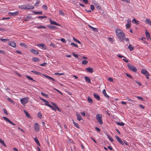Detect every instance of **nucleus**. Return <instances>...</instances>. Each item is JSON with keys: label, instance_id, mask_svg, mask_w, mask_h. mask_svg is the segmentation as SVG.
<instances>
[{"label": "nucleus", "instance_id": "obj_1", "mask_svg": "<svg viewBox=\"0 0 151 151\" xmlns=\"http://www.w3.org/2000/svg\"><path fill=\"white\" fill-rule=\"evenodd\" d=\"M116 35L121 41H123L125 38V35L123 31L120 29H117L116 30Z\"/></svg>", "mask_w": 151, "mask_h": 151}, {"label": "nucleus", "instance_id": "obj_2", "mask_svg": "<svg viewBox=\"0 0 151 151\" xmlns=\"http://www.w3.org/2000/svg\"><path fill=\"white\" fill-rule=\"evenodd\" d=\"M102 116L101 114H98L96 116V119L97 120L98 122L100 124H102L103 122L102 120Z\"/></svg>", "mask_w": 151, "mask_h": 151}, {"label": "nucleus", "instance_id": "obj_3", "mask_svg": "<svg viewBox=\"0 0 151 151\" xmlns=\"http://www.w3.org/2000/svg\"><path fill=\"white\" fill-rule=\"evenodd\" d=\"M29 100V98L28 97H26L21 99L20 101L23 106H25V104L28 102Z\"/></svg>", "mask_w": 151, "mask_h": 151}, {"label": "nucleus", "instance_id": "obj_4", "mask_svg": "<svg viewBox=\"0 0 151 151\" xmlns=\"http://www.w3.org/2000/svg\"><path fill=\"white\" fill-rule=\"evenodd\" d=\"M128 67L129 68V69L134 72H136L137 70V69L136 68L134 67L133 65H131L130 64H128Z\"/></svg>", "mask_w": 151, "mask_h": 151}, {"label": "nucleus", "instance_id": "obj_5", "mask_svg": "<svg viewBox=\"0 0 151 151\" xmlns=\"http://www.w3.org/2000/svg\"><path fill=\"white\" fill-rule=\"evenodd\" d=\"M34 129L36 132H38L40 130L39 125L37 123H35L34 126Z\"/></svg>", "mask_w": 151, "mask_h": 151}, {"label": "nucleus", "instance_id": "obj_6", "mask_svg": "<svg viewBox=\"0 0 151 151\" xmlns=\"http://www.w3.org/2000/svg\"><path fill=\"white\" fill-rule=\"evenodd\" d=\"M26 9H32L34 8L33 6L31 5L30 4H25Z\"/></svg>", "mask_w": 151, "mask_h": 151}, {"label": "nucleus", "instance_id": "obj_7", "mask_svg": "<svg viewBox=\"0 0 151 151\" xmlns=\"http://www.w3.org/2000/svg\"><path fill=\"white\" fill-rule=\"evenodd\" d=\"M141 73L145 76H149V73L148 71L145 69H142L141 71Z\"/></svg>", "mask_w": 151, "mask_h": 151}, {"label": "nucleus", "instance_id": "obj_8", "mask_svg": "<svg viewBox=\"0 0 151 151\" xmlns=\"http://www.w3.org/2000/svg\"><path fill=\"white\" fill-rule=\"evenodd\" d=\"M3 119L7 121L10 124H11L13 125H15V124H14L13 122H12L8 118L6 117H3Z\"/></svg>", "mask_w": 151, "mask_h": 151}, {"label": "nucleus", "instance_id": "obj_9", "mask_svg": "<svg viewBox=\"0 0 151 151\" xmlns=\"http://www.w3.org/2000/svg\"><path fill=\"white\" fill-rule=\"evenodd\" d=\"M19 14V12L17 11L15 12H9V14L10 16H14L17 15Z\"/></svg>", "mask_w": 151, "mask_h": 151}, {"label": "nucleus", "instance_id": "obj_10", "mask_svg": "<svg viewBox=\"0 0 151 151\" xmlns=\"http://www.w3.org/2000/svg\"><path fill=\"white\" fill-rule=\"evenodd\" d=\"M115 138L117 140V141L119 142L120 144L122 145H123L124 143L122 141V140L118 136H115Z\"/></svg>", "mask_w": 151, "mask_h": 151}, {"label": "nucleus", "instance_id": "obj_11", "mask_svg": "<svg viewBox=\"0 0 151 151\" xmlns=\"http://www.w3.org/2000/svg\"><path fill=\"white\" fill-rule=\"evenodd\" d=\"M50 21L51 24L55 25L57 26H60V25L59 24L56 23L55 21L51 20L50 19Z\"/></svg>", "mask_w": 151, "mask_h": 151}, {"label": "nucleus", "instance_id": "obj_12", "mask_svg": "<svg viewBox=\"0 0 151 151\" xmlns=\"http://www.w3.org/2000/svg\"><path fill=\"white\" fill-rule=\"evenodd\" d=\"M86 70L88 72L90 73H92L93 72V69L92 68L90 67L87 68H86Z\"/></svg>", "mask_w": 151, "mask_h": 151}, {"label": "nucleus", "instance_id": "obj_13", "mask_svg": "<svg viewBox=\"0 0 151 151\" xmlns=\"http://www.w3.org/2000/svg\"><path fill=\"white\" fill-rule=\"evenodd\" d=\"M94 97L96 99L98 100H99L100 99V97L97 94L94 93L93 94Z\"/></svg>", "mask_w": 151, "mask_h": 151}, {"label": "nucleus", "instance_id": "obj_14", "mask_svg": "<svg viewBox=\"0 0 151 151\" xmlns=\"http://www.w3.org/2000/svg\"><path fill=\"white\" fill-rule=\"evenodd\" d=\"M9 45L11 46L14 47L16 46V44L14 42H12L10 43H9Z\"/></svg>", "mask_w": 151, "mask_h": 151}, {"label": "nucleus", "instance_id": "obj_15", "mask_svg": "<svg viewBox=\"0 0 151 151\" xmlns=\"http://www.w3.org/2000/svg\"><path fill=\"white\" fill-rule=\"evenodd\" d=\"M131 24V22L130 20H128L127 23L126 24V27L127 28H129Z\"/></svg>", "mask_w": 151, "mask_h": 151}, {"label": "nucleus", "instance_id": "obj_16", "mask_svg": "<svg viewBox=\"0 0 151 151\" xmlns=\"http://www.w3.org/2000/svg\"><path fill=\"white\" fill-rule=\"evenodd\" d=\"M102 93H103L104 96L106 98H109V96L107 95V94H106V90L105 89H104L102 91Z\"/></svg>", "mask_w": 151, "mask_h": 151}, {"label": "nucleus", "instance_id": "obj_17", "mask_svg": "<svg viewBox=\"0 0 151 151\" xmlns=\"http://www.w3.org/2000/svg\"><path fill=\"white\" fill-rule=\"evenodd\" d=\"M84 78L86 81L90 83H91L90 79L88 77L85 76L84 77Z\"/></svg>", "mask_w": 151, "mask_h": 151}, {"label": "nucleus", "instance_id": "obj_18", "mask_svg": "<svg viewBox=\"0 0 151 151\" xmlns=\"http://www.w3.org/2000/svg\"><path fill=\"white\" fill-rule=\"evenodd\" d=\"M145 22L146 24H149L151 26V22L150 21V20L148 19H145Z\"/></svg>", "mask_w": 151, "mask_h": 151}, {"label": "nucleus", "instance_id": "obj_19", "mask_svg": "<svg viewBox=\"0 0 151 151\" xmlns=\"http://www.w3.org/2000/svg\"><path fill=\"white\" fill-rule=\"evenodd\" d=\"M76 115L77 117V119L78 120L80 121V120L81 119L83 120V119L81 117V116L80 114H78V113H77Z\"/></svg>", "mask_w": 151, "mask_h": 151}, {"label": "nucleus", "instance_id": "obj_20", "mask_svg": "<svg viewBox=\"0 0 151 151\" xmlns=\"http://www.w3.org/2000/svg\"><path fill=\"white\" fill-rule=\"evenodd\" d=\"M30 19V17L28 15L24 19V20L27 22Z\"/></svg>", "mask_w": 151, "mask_h": 151}, {"label": "nucleus", "instance_id": "obj_21", "mask_svg": "<svg viewBox=\"0 0 151 151\" xmlns=\"http://www.w3.org/2000/svg\"><path fill=\"white\" fill-rule=\"evenodd\" d=\"M31 51L33 53L35 54H38V52L36 50L32 49L31 50Z\"/></svg>", "mask_w": 151, "mask_h": 151}, {"label": "nucleus", "instance_id": "obj_22", "mask_svg": "<svg viewBox=\"0 0 151 151\" xmlns=\"http://www.w3.org/2000/svg\"><path fill=\"white\" fill-rule=\"evenodd\" d=\"M37 46H39L40 47H42V48L45 49L46 46L43 43H41L37 45Z\"/></svg>", "mask_w": 151, "mask_h": 151}, {"label": "nucleus", "instance_id": "obj_23", "mask_svg": "<svg viewBox=\"0 0 151 151\" xmlns=\"http://www.w3.org/2000/svg\"><path fill=\"white\" fill-rule=\"evenodd\" d=\"M94 5L97 9H101V6L98 4L96 3L94 4Z\"/></svg>", "mask_w": 151, "mask_h": 151}, {"label": "nucleus", "instance_id": "obj_24", "mask_svg": "<svg viewBox=\"0 0 151 151\" xmlns=\"http://www.w3.org/2000/svg\"><path fill=\"white\" fill-rule=\"evenodd\" d=\"M107 137H108V138L109 139V140H110L111 141V142H112L114 141V139H113V138L111 137V136L109 135V134H107Z\"/></svg>", "mask_w": 151, "mask_h": 151}, {"label": "nucleus", "instance_id": "obj_25", "mask_svg": "<svg viewBox=\"0 0 151 151\" xmlns=\"http://www.w3.org/2000/svg\"><path fill=\"white\" fill-rule=\"evenodd\" d=\"M44 76L47 78H48L50 79H51L53 81H55V79L51 77L48 76L46 75H45Z\"/></svg>", "mask_w": 151, "mask_h": 151}, {"label": "nucleus", "instance_id": "obj_26", "mask_svg": "<svg viewBox=\"0 0 151 151\" xmlns=\"http://www.w3.org/2000/svg\"><path fill=\"white\" fill-rule=\"evenodd\" d=\"M47 27H49V28L52 29H57L58 28L55 26H50L49 25H47Z\"/></svg>", "mask_w": 151, "mask_h": 151}, {"label": "nucleus", "instance_id": "obj_27", "mask_svg": "<svg viewBox=\"0 0 151 151\" xmlns=\"http://www.w3.org/2000/svg\"><path fill=\"white\" fill-rule=\"evenodd\" d=\"M19 7L20 9H26L25 4L19 6Z\"/></svg>", "mask_w": 151, "mask_h": 151}, {"label": "nucleus", "instance_id": "obj_28", "mask_svg": "<svg viewBox=\"0 0 151 151\" xmlns=\"http://www.w3.org/2000/svg\"><path fill=\"white\" fill-rule=\"evenodd\" d=\"M24 112L25 113L26 116H27L28 118H30V116L29 114L27 111H26L25 110H24Z\"/></svg>", "mask_w": 151, "mask_h": 151}, {"label": "nucleus", "instance_id": "obj_29", "mask_svg": "<svg viewBox=\"0 0 151 151\" xmlns=\"http://www.w3.org/2000/svg\"><path fill=\"white\" fill-rule=\"evenodd\" d=\"M32 60L34 62H37L39 61V59L37 58L33 57L32 58Z\"/></svg>", "mask_w": 151, "mask_h": 151}, {"label": "nucleus", "instance_id": "obj_30", "mask_svg": "<svg viewBox=\"0 0 151 151\" xmlns=\"http://www.w3.org/2000/svg\"><path fill=\"white\" fill-rule=\"evenodd\" d=\"M128 48L129 49L130 51H132L134 50V48L131 45H129L128 46Z\"/></svg>", "mask_w": 151, "mask_h": 151}, {"label": "nucleus", "instance_id": "obj_31", "mask_svg": "<svg viewBox=\"0 0 151 151\" xmlns=\"http://www.w3.org/2000/svg\"><path fill=\"white\" fill-rule=\"evenodd\" d=\"M88 101L91 104L92 103H93L92 99L89 97H88Z\"/></svg>", "mask_w": 151, "mask_h": 151}, {"label": "nucleus", "instance_id": "obj_32", "mask_svg": "<svg viewBox=\"0 0 151 151\" xmlns=\"http://www.w3.org/2000/svg\"><path fill=\"white\" fill-rule=\"evenodd\" d=\"M34 140L37 144L39 145H40V142L36 138H34Z\"/></svg>", "mask_w": 151, "mask_h": 151}, {"label": "nucleus", "instance_id": "obj_33", "mask_svg": "<svg viewBox=\"0 0 151 151\" xmlns=\"http://www.w3.org/2000/svg\"><path fill=\"white\" fill-rule=\"evenodd\" d=\"M42 7L43 9H44L45 10H47V5H43L42 6Z\"/></svg>", "mask_w": 151, "mask_h": 151}, {"label": "nucleus", "instance_id": "obj_34", "mask_svg": "<svg viewBox=\"0 0 151 151\" xmlns=\"http://www.w3.org/2000/svg\"><path fill=\"white\" fill-rule=\"evenodd\" d=\"M88 63V61L86 60H83L82 61V64L83 65H86Z\"/></svg>", "mask_w": 151, "mask_h": 151}, {"label": "nucleus", "instance_id": "obj_35", "mask_svg": "<svg viewBox=\"0 0 151 151\" xmlns=\"http://www.w3.org/2000/svg\"><path fill=\"white\" fill-rule=\"evenodd\" d=\"M31 72L34 73L35 74L37 75H39L41 74V73L40 72L34 70H31Z\"/></svg>", "mask_w": 151, "mask_h": 151}, {"label": "nucleus", "instance_id": "obj_36", "mask_svg": "<svg viewBox=\"0 0 151 151\" xmlns=\"http://www.w3.org/2000/svg\"><path fill=\"white\" fill-rule=\"evenodd\" d=\"M0 142L1 143V144L3 145L4 146L6 147V145L4 143V142L0 138Z\"/></svg>", "mask_w": 151, "mask_h": 151}, {"label": "nucleus", "instance_id": "obj_37", "mask_svg": "<svg viewBox=\"0 0 151 151\" xmlns=\"http://www.w3.org/2000/svg\"><path fill=\"white\" fill-rule=\"evenodd\" d=\"M27 78L29 80L32 81H34V80L33 79V78L31 77L30 76L27 75L26 76Z\"/></svg>", "mask_w": 151, "mask_h": 151}, {"label": "nucleus", "instance_id": "obj_38", "mask_svg": "<svg viewBox=\"0 0 151 151\" xmlns=\"http://www.w3.org/2000/svg\"><path fill=\"white\" fill-rule=\"evenodd\" d=\"M37 116L38 118L41 119L42 117V114L40 112H39L37 114Z\"/></svg>", "mask_w": 151, "mask_h": 151}, {"label": "nucleus", "instance_id": "obj_39", "mask_svg": "<svg viewBox=\"0 0 151 151\" xmlns=\"http://www.w3.org/2000/svg\"><path fill=\"white\" fill-rule=\"evenodd\" d=\"M117 124L118 125L120 126H124V124L123 122H117Z\"/></svg>", "mask_w": 151, "mask_h": 151}, {"label": "nucleus", "instance_id": "obj_40", "mask_svg": "<svg viewBox=\"0 0 151 151\" xmlns=\"http://www.w3.org/2000/svg\"><path fill=\"white\" fill-rule=\"evenodd\" d=\"M34 13L36 14H42V11L34 12Z\"/></svg>", "mask_w": 151, "mask_h": 151}, {"label": "nucleus", "instance_id": "obj_41", "mask_svg": "<svg viewBox=\"0 0 151 151\" xmlns=\"http://www.w3.org/2000/svg\"><path fill=\"white\" fill-rule=\"evenodd\" d=\"M59 14L60 15L62 16H64L65 15L64 13L61 10L59 11Z\"/></svg>", "mask_w": 151, "mask_h": 151}, {"label": "nucleus", "instance_id": "obj_42", "mask_svg": "<svg viewBox=\"0 0 151 151\" xmlns=\"http://www.w3.org/2000/svg\"><path fill=\"white\" fill-rule=\"evenodd\" d=\"M71 45L74 47H78V45L74 42L71 43Z\"/></svg>", "mask_w": 151, "mask_h": 151}, {"label": "nucleus", "instance_id": "obj_43", "mask_svg": "<svg viewBox=\"0 0 151 151\" xmlns=\"http://www.w3.org/2000/svg\"><path fill=\"white\" fill-rule=\"evenodd\" d=\"M0 40L1 41L3 42H5L6 41H9V40L6 39H2L0 38Z\"/></svg>", "mask_w": 151, "mask_h": 151}, {"label": "nucleus", "instance_id": "obj_44", "mask_svg": "<svg viewBox=\"0 0 151 151\" xmlns=\"http://www.w3.org/2000/svg\"><path fill=\"white\" fill-rule=\"evenodd\" d=\"M132 22L134 23H135L136 24H138V23L137 21L135 19H133L132 21Z\"/></svg>", "mask_w": 151, "mask_h": 151}, {"label": "nucleus", "instance_id": "obj_45", "mask_svg": "<svg viewBox=\"0 0 151 151\" xmlns=\"http://www.w3.org/2000/svg\"><path fill=\"white\" fill-rule=\"evenodd\" d=\"M145 34L147 37H150V34L147 30L145 32Z\"/></svg>", "mask_w": 151, "mask_h": 151}, {"label": "nucleus", "instance_id": "obj_46", "mask_svg": "<svg viewBox=\"0 0 151 151\" xmlns=\"http://www.w3.org/2000/svg\"><path fill=\"white\" fill-rule=\"evenodd\" d=\"M73 123L74 126L78 128H79V127L78 126V124L77 123H76L73 121Z\"/></svg>", "mask_w": 151, "mask_h": 151}, {"label": "nucleus", "instance_id": "obj_47", "mask_svg": "<svg viewBox=\"0 0 151 151\" xmlns=\"http://www.w3.org/2000/svg\"><path fill=\"white\" fill-rule=\"evenodd\" d=\"M45 101H45V104L47 106H48V107H50V105L48 103H49V102L45 100Z\"/></svg>", "mask_w": 151, "mask_h": 151}, {"label": "nucleus", "instance_id": "obj_48", "mask_svg": "<svg viewBox=\"0 0 151 151\" xmlns=\"http://www.w3.org/2000/svg\"><path fill=\"white\" fill-rule=\"evenodd\" d=\"M55 75H58L59 76H61V75H64V73H55Z\"/></svg>", "mask_w": 151, "mask_h": 151}, {"label": "nucleus", "instance_id": "obj_49", "mask_svg": "<svg viewBox=\"0 0 151 151\" xmlns=\"http://www.w3.org/2000/svg\"><path fill=\"white\" fill-rule=\"evenodd\" d=\"M88 26L93 31H95V30L97 29L96 28H94V27H92L90 25H88Z\"/></svg>", "mask_w": 151, "mask_h": 151}, {"label": "nucleus", "instance_id": "obj_50", "mask_svg": "<svg viewBox=\"0 0 151 151\" xmlns=\"http://www.w3.org/2000/svg\"><path fill=\"white\" fill-rule=\"evenodd\" d=\"M73 39L75 41L77 42L78 43H79V44L81 43V42L80 41L78 40L77 39H76L75 37H73Z\"/></svg>", "mask_w": 151, "mask_h": 151}, {"label": "nucleus", "instance_id": "obj_51", "mask_svg": "<svg viewBox=\"0 0 151 151\" xmlns=\"http://www.w3.org/2000/svg\"><path fill=\"white\" fill-rule=\"evenodd\" d=\"M50 107V108H51V109H52L53 110H54L55 111H56V109H55V107H53L52 106V105H50V106L49 107Z\"/></svg>", "mask_w": 151, "mask_h": 151}, {"label": "nucleus", "instance_id": "obj_52", "mask_svg": "<svg viewBox=\"0 0 151 151\" xmlns=\"http://www.w3.org/2000/svg\"><path fill=\"white\" fill-rule=\"evenodd\" d=\"M47 64V63L45 62V63L40 64V65L41 66H45Z\"/></svg>", "mask_w": 151, "mask_h": 151}, {"label": "nucleus", "instance_id": "obj_53", "mask_svg": "<svg viewBox=\"0 0 151 151\" xmlns=\"http://www.w3.org/2000/svg\"><path fill=\"white\" fill-rule=\"evenodd\" d=\"M40 3V1H37V3L35 4L34 5V6H36L37 7H38V5Z\"/></svg>", "mask_w": 151, "mask_h": 151}, {"label": "nucleus", "instance_id": "obj_54", "mask_svg": "<svg viewBox=\"0 0 151 151\" xmlns=\"http://www.w3.org/2000/svg\"><path fill=\"white\" fill-rule=\"evenodd\" d=\"M137 97L139 99L141 100V101L143 100V98L141 97L137 96Z\"/></svg>", "mask_w": 151, "mask_h": 151}, {"label": "nucleus", "instance_id": "obj_55", "mask_svg": "<svg viewBox=\"0 0 151 151\" xmlns=\"http://www.w3.org/2000/svg\"><path fill=\"white\" fill-rule=\"evenodd\" d=\"M60 40L63 42L65 43L66 42V41L65 39L64 38H62L60 39Z\"/></svg>", "mask_w": 151, "mask_h": 151}, {"label": "nucleus", "instance_id": "obj_56", "mask_svg": "<svg viewBox=\"0 0 151 151\" xmlns=\"http://www.w3.org/2000/svg\"><path fill=\"white\" fill-rule=\"evenodd\" d=\"M46 18V17L45 16H40L38 17V18H40V19H43V18Z\"/></svg>", "mask_w": 151, "mask_h": 151}, {"label": "nucleus", "instance_id": "obj_57", "mask_svg": "<svg viewBox=\"0 0 151 151\" xmlns=\"http://www.w3.org/2000/svg\"><path fill=\"white\" fill-rule=\"evenodd\" d=\"M91 9L92 10H93L94 9V7L93 5H91Z\"/></svg>", "mask_w": 151, "mask_h": 151}, {"label": "nucleus", "instance_id": "obj_58", "mask_svg": "<svg viewBox=\"0 0 151 151\" xmlns=\"http://www.w3.org/2000/svg\"><path fill=\"white\" fill-rule=\"evenodd\" d=\"M21 46H23L24 47H26V45L23 43H21L20 44Z\"/></svg>", "mask_w": 151, "mask_h": 151}, {"label": "nucleus", "instance_id": "obj_59", "mask_svg": "<svg viewBox=\"0 0 151 151\" xmlns=\"http://www.w3.org/2000/svg\"><path fill=\"white\" fill-rule=\"evenodd\" d=\"M41 93L42 95H43L44 96H45L46 97H47V95L45 93H43V92H41Z\"/></svg>", "mask_w": 151, "mask_h": 151}, {"label": "nucleus", "instance_id": "obj_60", "mask_svg": "<svg viewBox=\"0 0 151 151\" xmlns=\"http://www.w3.org/2000/svg\"><path fill=\"white\" fill-rule=\"evenodd\" d=\"M52 104L55 107H56L58 106L55 103H53V102H52Z\"/></svg>", "mask_w": 151, "mask_h": 151}, {"label": "nucleus", "instance_id": "obj_61", "mask_svg": "<svg viewBox=\"0 0 151 151\" xmlns=\"http://www.w3.org/2000/svg\"><path fill=\"white\" fill-rule=\"evenodd\" d=\"M7 100L8 101H10L11 102L13 103V100L10 98H7Z\"/></svg>", "mask_w": 151, "mask_h": 151}, {"label": "nucleus", "instance_id": "obj_62", "mask_svg": "<svg viewBox=\"0 0 151 151\" xmlns=\"http://www.w3.org/2000/svg\"><path fill=\"white\" fill-rule=\"evenodd\" d=\"M139 106L142 109H145V107L144 106H143L142 105L140 104L139 105Z\"/></svg>", "mask_w": 151, "mask_h": 151}, {"label": "nucleus", "instance_id": "obj_63", "mask_svg": "<svg viewBox=\"0 0 151 151\" xmlns=\"http://www.w3.org/2000/svg\"><path fill=\"white\" fill-rule=\"evenodd\" d=\"M73 55L76 58H78V56L77 55L74 53H73Z\"/></svg>", "mask_w": 151, "mask_h": 151}, {"label": "nucleus", "instance_id": "obj_64", "mask_svg": "<svg viewBox=\"0 0 151 151\" xmlns=\"http://www.w3.org/2000/svg\"><path fill=\"white\" fill-rule=\"evenodd\" d=\"M108 80L111 82H113V79L112 78H109L108 79Z\"/></svg>", "mask_w": 151, "mask_h": 151}]
</instances>
